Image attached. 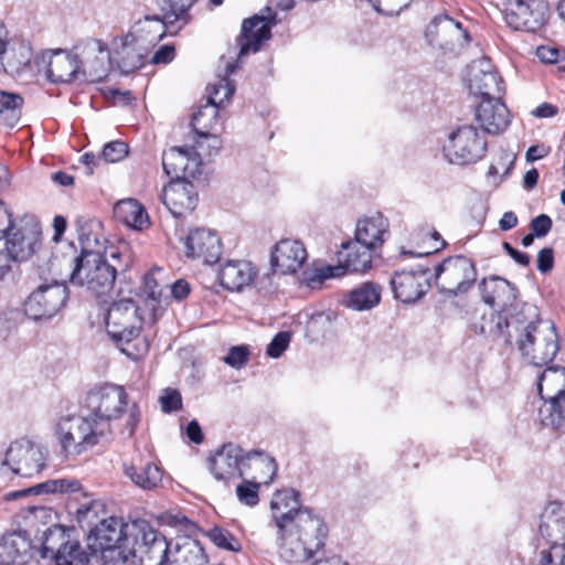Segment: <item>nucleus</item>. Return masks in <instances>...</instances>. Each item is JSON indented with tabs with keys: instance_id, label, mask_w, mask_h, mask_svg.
Returning <instances> with one entry per match:
<instances>
[{
	"instance_id": "obj_1",
	"label": "nucleus",
	"mask_w": 565,
	"mask_h": 565,
	"mask_svg": "<svg viewBox=\"0 0 565 565\" xmlns=\"http://www.w3.org/2000/svg\"><path fill=\"white\" fill-rule=\"evenodd\" d=\"M270 508L282 559L302 563L323 547L328 527L311 510L301 507L299 491L292 488L277 490Z\"/></svg>"
},
{
	"instance_id": "obj_2",
	"label": "nucleus",
	"mask_w": 565,
	"mask_h": 565,
	"mask_svg": "<svg viewBox=\"0 0 565 565\" xmlns=\"http://www.w3.org/2000/svg\"><path fill=\"white\" fill-rule=\"evenodd\" d=\"M521 315L508 320L497 313L491 315V323L488 330L480 327V333L503 338L504 342L511 343L510 328L520 332L518 348L522 356L534 366H544L553 362L559 350L558 335L553 322L540 318L539 308L535 305L524 302L521 306Z\"/></svg>"
},
{
	"instance_id": "obj_3",
	"label": "nucleus",
	"mask_w": 565,
	"mask_h": 565,
	"mask_svg": "<svg viewBox=\"0 0 565 565\" xmlns=\"http://www.w3.org/2000/svg\"><path fill=\"white\" fill-rule=\"evenodd\" d=\"M146 320H150L147 310L132 299L113 302L106 316L107 334L124 354L135 361L149 350V342L140 334Z\"/></svg>"
},
{
	"instance_id": "obj_4",
	"label": "nucleus",
	"mask_w": 565,
	"mask_h": 565,
	"mask_svg": "<svg viewBox=\"0 0 565 565\" xmlns=\"http://www.w3.org/2000/svg\"><path fill=\"white\" fill-rule=\"evenodd\" d=\"M109 257L116 264H110L100 252L82 248L81 254L74 259L71 281L86 287L97 297L109 295L117 274L126 271L129 266L128 263H121L120 252L111 250Z\"/></svg>"
},
{
	"instance_id": "obj_5",
	"label": "nucleus",
	"mask_w": 565,
	"mask_h": 565,
	"mask_svg": "<svg viewBox=\"0 0 565 565\" xmlns=\"http://www.w3.org/2000/svg\"><path fill=\"white\" fill-rule=\"evenodd\" d=\"M206 466L216 481L228 486L232 480L243 478L247 468L262 466L270 478L277 475L278 466L271 456L262 450L245 451L239 445L227 443L216 449L206 460Z\"/></svg>"
},
{
	"instance_id": "obj_6",
	"label": "nucleus",
	"mask_w": 565,
	"mask_h": 565,
	"mask_svg": "<svg viewBox=\"0 0 565 565\" xmlns=\"http://www.w3.org/2000/svg\"><path fill=\"white\" fill-rule=\"evenodd\" d=\"M105 425H97L88 415H68L58 418L54 426V436L58 441L62 454L76 457L88 449L108 441Z\"/></svg>"
},
{
	"instance_id": "obj_7",
	"label": "nucleus",
	"mask_w": 565,
	"mask_h": 565,
	"mask_svg": "<svg viewBox=\"0 0 565 565\" xmlns=\"http://www.w3.org/2000/svg\"><path fill=\"white\" fill-rule=\"evenodd\" d=\"M126 563L132 565H163L169 558L170 545L164 535L148 521L137 520L128 525Z\"/></svg>"
},
{
	"instance_id": "obj_8",
	"label": "nucleus",
	"mask_w": 565,
	"mask_h": 565,
	"mask_svg": "<svg viewBox=\"0 0 565 565\" xmlns=\"http://www.w3.org/2000/svg\"><path fill=\"white\" fill-rule=\"evenodd\" d=\"M128 525L121 519L110 516L93 527L87 536L89 562L100 558L104 563H126Z\"/></svg>"
},
{
	"instance_id": "obj_9",
	"label": "nucleus",
	"mask_w": 565,
	"mask_h": 565,
	"mask_svg": "<svg viewBox=\"0 0 565 565\" xmlns=\"http://www.w3.org/2000/svg\"><path fill=\"white\" fill-rule=\"evenodd\" d=\"M374 252L363 245L349 241L341 244L337 254L335 266L326 265L315 269H307L302 273V280L313 287L326 279L341 277L347 273H365L371 268Z\"/></svg>"
},
{
	"instance_id": "obj_10",
	"label": "nucleus",
	"mask_w": 565,
	"mask_h": 565,
	"mask_svg": "<svg viewBox=\"0 0 565 565\" xmlns=\"http://www.w3.org/2000/svg\"><path fill=\"white\" fill-rule=\"evenodd\" d=\"M543 404L539 416L544 426L559 428L565 422V367L550 366L537 381Z\"/></svg>"
},
{
	"instance_id": "obj_11",
	"label": "nucleus",
	"mask_w": 565,
	"mask_h": 565,
	"mask_svg": "<svg viewBox=\"0 0 565 565\" xmlns=\"http://www.w3.org/2000/svg\"><path fill=\"white\" fill-rule=\"evenodd\" d=\"M475 263L462 255L444 259L435 267L436 286L446 298H455L468 292L477 281Z\"/></svg>"
},
{
	"instance_id": "obj_12",
	"label": "nucleus",
	"mask_w": 565,
	"mask_h": 565,
	"mask_svg": "<svg viewBox=\"0 0 565 565\" xmlns=\"http://www.w3.org/2000/svg\"><path fill=\"white\" fill-rule=\"evenodd\" d=\"M128 395L122 386L103 384L93 387L86 396L88 416L99 424H104L105 433L110 438L113 435L111 422L118 419L127 407Z\"/></svg>"
},
{
	"instance_id": "obj_13",
	"label": "nucleus",
	"mask_w": 565,
	"mask_h": 565,
	"mask_svg": "<svg viewBox=\"0 0 565 565\" xmlns=\"http://www.w3.org/2000/svg\"><path fill=\"white\" fill-rule=\"evenodd\" d=\"M483 130L473 125H461L451 131L444 145V153L450 163L465 166L481 160L488 150Z\"/></svg>"
},
{
	"instance_id": "obj_14",
	"label": "nucleus",
	"mask_w": 565,
	"mask_h": 565,
	"mask_svg": "<svg viewBox=\"0 0 565 565\" xmlns=\"http://www.w3.org/2000/svg\"><path fill=\"white\" fill-rule=\"evenodd\" d=\"M70 290L64 282L42 284L24 300V315L35 322L49 321L66 306Z\"/></svg>"
},
{
	"instance_id": "obj_15",
	"label": "nucleus",
	"mask_w": 565,
	"mask_h": 565,
	"mask_svg": "<svg viewBox=\"0 0 565 565\" xmlns=\"http://www.w3.org/2000/svg\"><path fill=\"white\" fill-rule=\"evenodd\" d=\"M425 38L430 46L438 47L446 54L458 53L470 41L469 33L461 23L447 14L436 15L430 21Z\"/></svg>"
},
{
	"instance_id": "obj_16",
	"label": "nucleus",
	"mask_w": 565,
	"mask_h": 565,
	"mask_svg": "<svg viewBox=\"0 0 565 565\" xmlns=\"http://www.w3.org/2000/svg\"><path fill=\"white\" fill-rule=\"evenodd\" d=\"M44 449L28 438H20L9 446L2 465L9 466L12 472L31 478L45 467Z\"/></svg>"
},
{
	"instance_id": "obj_17",
	"label": "nucleus",
	"mask_w": 565,
	"mask_h": 565,
	"mask_svg": "<svg viewBox=\"0 0 565 565\" xmlns=\"http://www.w3.org/2000/svg\"><path fill=\"white\" fill-rule=\"evenodd\" d=\"M548 11L544 0H508L504 20L513 30L536 32L546 23Z\"/></svg>"
},
{
	"instance_id": "obj_18",
	"label": "nucleus",
	"mask_w": 565,
	"mask_h": 565,
	"mask_svg": "<svg viewBox=\"0 0 565 565\" xmlns=\"http://www.w3.org/2000/svg\"><path fill=\"white\" fill-rule=\"evenodd\" d=\"M479 289L481 292L482 300L491 306L492 308H498L504 312H497L502 317H505L508 320H511L512 317L519 316L522 318L521 309L516 311V307H514V301L516 300L518 289L505 278L499 276H492L489 279L483 278L479 284ZM495 313V311H493ZM492 312L490 313V316ZM487 330L490 327H494L491 323V317L489 318V324H483Z\"/></svg>"
},
{
	"instance_id": "obj_19",
	"label": "nucleus",
	"mask_w": 565,
	"mask_h": 565,
	"mask_svg": "<svg viewBox=\"0 0 565 565\" xmlns=\"http://www.w3.org/2000/svg\"><path fill=\"white\" fill-rule=\"evenodd\" d=\"M469 90L481 100L503 97L504 82L490 58L481 57L470 64Z\"/></svg>"
},
{
	"instance_id": "obj_20",
	"label": "nucleus",
	"mask_w": 565,
	"mask_h": 565,
	"mask_svg": "<svg viewBox=\"0 0 565 565\" xmlns=\"http://www.w3.org/2000/svg\"><path fill=\"white\" fill-rule=\"evenodd\" d=\"M431 277L428 267L417 265L409 270L395 271L390 284L396 299L404 303H413L427 292Z\"/></svg>"
},
{
	"instance_id": "obj_21",
	"label": "nucleus",
	"mask_w": 565,
	"mask_h": 565,
	"mask_svg": "<svg viewBox=\"0 0 565 565\" xmlns=\"http://www.w3.org/2000/svg\"><path fill=\"white\" fill-rule=\"evenodd\" d=\"M162 167L171 180H190L201 173L202 161L192 147H172L163 152Z\"/></svg>"
},
{
	"instance_id": "obj_22",
	"label": "nucleus",
	"mask_w": 565,
	"mask_h": 565,
	"mask_svg": "<svg viewBox=\"0 0 565 565\" xmlns=\"http://www.w3.org/2000/svg\"><path fill=\"white\" fill-rule=\"evenodd\" d=\"M161 200L174 217H182L194 211L199 202V195L191 181L171 180L164 186Z\"/></svg>"
},
{
	"instance_id": "obj_23",
	"label": "nucleus",
	"mask_w": 565,
	"mask_h": 565,
	"mask_svg": "<svg viewBox=\"0 0 565 565\" xmlns=\"http://www.w3.org/2000/svg\"><path fill=\"white\" fill-rule=\"evenodd\" d=\"M185 255L201 259L204 264H215L222 255V243L215 232L195 228L189 232L184 241Z\"/></svg>"
},
{
	"instance_id": "obj_24",
	"label": "nucleus",
	"mask_w": 565,
	"mask_h": 565,
	"mask_svg": "<svg viewBox=\"0 0 565 565\" xmlns=\"http://www.w3.org/2000/svg\"><path fill=\"white\" fill-rule=\"evenodd\" d=\"M45 74L50 82L67 84L76 79L81 72L79 60L65 50L51 51L42 55Z\"/></svg>"
},
{
	"instance_id": "obj_25",
	"label": "nucleus",
	"mask_w": 565,
	"mask_h": 565,
	"mask_svg": "<svg viewBox=\"0 0 565 565\" xmlns=\"http://www.w3.org/2000/svg\"><path fill=\"white\" fill-rule=\"evenodd\" d=\"M307 257V250L301 242L285 238L275 245L270 263L275 271L288 275L300 269Z\"/></svg>"
},
{
	"instance_id": "obj_26",
	"label": "nucleus",
	"mask_w": 565,
	"mask_h": 565,
	"mask_svg": "<svg viewBox=\"0 0 565 565\" xmlns=\"http://www.w3.org/2000/svg\"><path fill=\"white\" fill-rule=\"evenodd\" d=\"M124 475L134 486L145 491H154L162 486V467L141 456L134 457L130 462L124 463Z\"/></svg>"
},
{
	"instance_id": "obj_27",
	"label": "nucleus",
	"mask_w": 565,
	"mask_h": 565,
	"mask_svg": "<svg viewBox=\"0 0 565 565\" xmlns=\"http://www.w3.org/2000/svg\"><path fill=\"white\" fill-rule=\"evenodd\" d=\"M84 61H79L81 72L87 81L100 82L108 73L109 50L100 40H89L83 50Z\"/></svg>"
},
{
	"instance_id": "obj_28",
	"label": "nucleus",
	"mask_w": 565,
	"mask_h": 565,
	"mask_svg": "<svg viewBox=\"0 0 565 565\" xmlns=\"http://www.w3.org/2000/svg\"><path fill=\"white\" fill-rule=\"evenodd\" d=\"M179 32L180 30L175 25H170L164 17L153 14L139 20L135 24L131 35L140 49L148 50L161 41L167 33L175 35Z\"/></svg>"
},
{
	"instance_id": "obj_29",
	"label": "nucleus",
	"mask_w": 565,
	"mask_h": 565,
	"mask_svg": "<svg viewBox=\"0 0 565 565\" xmlns=\"http://www.w3.org/2000/svg\"><path fill=\"white\" fill-rule=\"evenodd\" d=\"M271 36V21L263 15H253L245 19L242 24V31L238 39L239 54L242 57L249 52H258L262 43Z\"/></svg>"
},
{
	"instance_id": "obj_30",
	"label": "nucleus",
	"mask_w": 565,
	"mask_h": 565,
	"mask_svg": "<svg viewBox=\"0 0 565 565\" xmlns=\"http://www.w3.org/2000/svg\"><path fill=\"white\" fill-rule=\"evenodd\" d=\"M476 118L486 134H500L510 125V111L502 98L481 100L476 110Z\"/></svg>"
},
{
	"instance_id": "obj_31",
	"label": "nucleus",
	"mask_w": 565,
	"mask_h": 565,
	"mask_svg": "<svg viewBox=\"0 0 565 565\" xmlns=\"http://www.w3.org/2000/svg\"><path fill=\"white\" fill-rule=\"evenodd\" d=\"M257 271L252 263L246 260H228L218 271L221 285L231 291H241L256 278Z\"/></svg>"
},
{
	"instance_id": "obj_32",
	"label": "nucleus",
	"mask_w": 565,
	"mask_h": 565,
	"mask_svg": "<svg viewBox=\"0 0 565 565\" xmlns=\"http://www.w3.org/2000/svg\"><path fill=\"white\" fill-rule=\"evenodd\" d=\"M539 530L554 547L565 546V505L558 502L551 503L542 515Z\"/></svg>"
},
{
	"instance_id": "obj_33",
	"label": "nucleus",
	"mask_w": 565,
	"mask_h": 565,
	"mask_svg": "<svg viewBox=\"0 0 565 565\" xmlns=\"http://www.w3.org/2000/svg\"><path fill=\"white\" fill-rule=\"evenodd\" d=\"M169 565H207L209 559L203 546L189 536L180 537L174 545H170Z\"/></svg>"
},
{
	"instance_id": "obj_34",
	"label": "nucleus",
	"mask_w": 565,
	"mask_h": 565,
	"mask_svg": "<svg viewBox=\"0 0 565 565\" xmlns=\"http://www.w3.org/2000/svg\"><path fill=\"white\" fill-rule=\"evenodd\" d=\"M387 228L388 222L381 214L364 217L356 223L355 238L353 242L375 252L376 248L384 243L383 235L386 233Z\"/></svg>"
},
{
	"instance_id": "obj_35",
	"label": "nucleus",
	"mask_w": 565,
	"mask_h": 565,
	"mask_svg": "<svg viewBox=\"0 0 565 565\" xmlns=\"http://www.w3.org/2000/svg\"><path fill=\"white\" fill-rule=\"evenodd\" d=\"M3 215L8 218V226L1 231L2 235L7 238L3 247L18 262L26 260L34 253L35 238L26 236L20 230L15 231L12 214L7 209L3 210Z\"/></svg>"
},
{
	"instance_id": "obj_36",
	"label": "nucleus",
	"mask_w": 565,
	"mask_h": 565,
	"mask_svg": "<svg viewBox=\"0 0 565 565\" xmlns=\"http://www.w3.org/2000/svg\"><path fill=\"white\" fill-rule=\"evenodd\" d=\"M204 116H209L211 120H216L217 110L213 106H201L198 111L193 113L191 118V126L194 132L202 138L203 140H198L196 145L199 148H203L204 145L211 151L209 154L213 152L216 153L221 148V139L212 132V125L203 121Z\"/></svg>"
},
{
	"instance_id": "obj_37",
	"label": "nucleus",
	"mask_w": 565,
	"mask_h": 565,
	"mask_svg": "<svg viewBox=\"0 0 565 565\" xmlns=\"http://www.w3.org/2000/svg\"><path fill=\"white\" fill-rule=\"evenodd\" d=\"M52 531L45 532V540L43 542V552L46 555L47 552L54 554L55 565H88L89 557L87 553L82 548L77 541H67L60 545L55 551L53 546L49 545L50 536Z\"/></svg>"
},
{
	"instance_id": "obj_38",
	"label": "nucleus",
	"mask_w": 565,
	"mask_h": 565,
	"mask_svg": "<svg viewBox=\"0 0 565 565\" xmlns=\"http://www.w3.org/2000/svg\"><path fill=\"white\" fill-rule=\"evenodd\" d=\"M117 221L134 230H143L149 226V217L145 207L136 199H126L114 206Z\"/></svg>"
},
{
	"instance_id": "obj_39",
	"label": "nucleus",
	"mask_w": 565,
	"mask_h": 565,
	"mask_svg": "<svg viewBox=\"0 0 565 565\" xmlns=\"http://www.w3.org/2000/svg\"><path fill=\"white\" fill-rule=\"evenodd\" d=\"M161 269L157 268L143 276L142 282V298L145 310H147L148 318L150 321H154L163 311L162 306V287L154 277L156 274H160Z\"/></svg>"
},
{
	"instance_id": "obj_40",
	"label": "nucleus",
	"mask_w": 565,
	"mask_h": 565,
	"mask_svg": "<svg viewBox=\"0 0 565 565\" xmlns=\"http://www.w3.org/2000/svg\"><path fill=\"white\" fill-rule=\"evenodd\" d=\"M198 0H157L161 15L180 31L190 23V10Z\"/></svg>"
},
{
	"instance_id": "obj_41",
	"label": "nucleus",
	"mask_w": 565,
	"mask_h": 565,
	"mask_svg": "<svg viewBox=\"0 0 565 565\" xmlns=\"http://www.w3.org/2000/svg\"><path fill=\"white\" fill-rule=\"evenodd\" d=\"M381 300V288L374 282H364L352 289L345 299L347 307L363 311L375 307Z\"/></svg>"
},
{
	"instance_id": "obj_42",
	"label": "nucleus",
	"mask_w": 565,
	"mask_h": 565,
	"mask_svg": "<svg viewBox=\"0 0 565 565\" xmlns=\"http://www.w3.org/2000/svg\"><path fill=\"white\" fill-rule=\"evenodd\" d=\"M7 30L4 24L0 21V62L7 73H19L21 72L31 61V51L25 45H20V57L19 60L11 58L9 56L7 39Z\"/></svg>"
},
{
	"instance_id": "obj_43",
	"label": "nucleus",
	"mask_w": 565,
	"mask_h": 565,
	"mask_svg": "<svg viewBox=\"0 0 565 565\" xmlns=\"http://www.w3.org/2000/svg\"><path fill=\"white\" fill-rule=\"evenodd\" d=\"M31 547V540L26 531H14L2 536L0 542V555L14 562L26 554Z\"/></svg>"
},
{
	"instance_id": "obj_44",
	"label": "nucleus",
	"mask_w": 565,
	"mask_h": 565,
	"mask_svg": "<svg viewBox=\"0 0 565 565\" xmlns=\"http://www.w3.org/2000/svg\"><path fill=\"white\" fill-rule=\"evenodd\" d=\"M22 106L21 95L0 90V124L14 127L21 118Z\"/></svg>"
},
{
	"instance_id": "obj_45",
	"label": "nucleus",
	"mask_w": 565,
	"mask_h": 565,
	"mask_svg": "<svg viewBox=\"0 0 565 565\" xmlns=\"http://www.w3.org/2000/svg\"><path fill=\"white\" fill-rule=\"evenodd\" d=\"M81 483L76 479L58 478L38 483L29 488L31 494L74 493L81 490Z\"/></svg>"
},
{
	"instance_id": "obj_46",
	"label": "nucleus",
	"mask_w": 565,
	"mask_h": 565,
	"mask_svg": "<svg viewBox=\"0 0 565 565\" xmlns=\"http://www.w3.org/2000/svg\"><path fill=\"white\" fill-rule=\"evenodd\" d=\"M148 55V50L145 49V52H140L135 46L125 42L118 51V67L121 73L130 74L139 68H141L146 62Z\"/></svg>"
},
{
	"instance_id": "obj_47",
	"label": "nucleus",
	"mask_w": 565,
	"mask_h": 565,
	"mask_svg": "<svg viewBox=\"0 0 565 565\" xmlns=\"http://www.w3.org/2000/svg\"><path fill=\"white\" fill-rule=\"evenodd\" d=\"M209 97L204 106H213L218 111L233 96L235 86L227 79L221 78L217 83L207 87Z\"/></svg>"
},
{
	"instance_id": "obj_48",
	"label": "nucleus",
	"mask_w": 565,
	"mask_h": 565,
	"mask_svg": "<svg viewBox=\"0 0 565 565\" xmlns=\"http://www.w3.org/2000/svg\"><path fill=\"white\" fill-rule=\"evenodd\" d=\"M206 536L218 548L238 552L242 548L239 541L227 530L214 526L206 532Z\"/></svg>"
},
{
	"instance_id": "obj_49",
	"label": "nucleus",
	"mask_w": 565,
	"mask_h": 565,
	"mask_svg": "<svg viewBox=\"0 0 565 565\" xmlns=\"http://www.w3.org/2000/svg\"><path fill=\"white\" fill-rule=\"evenodd\" d=\"M259 486L260 482H257L254 479H244L242 483L236 487V495L238 501L245 505L255 507L259 502Z\"/></svg>"
},
{
	"instance_id": "obj_50",
	"label": "nucleus",
	"mask_w": 565,
	"mask_h": 565,
	"mask_svg": "<svg viewBox=\"0 0 565 565\" xmlns=\"http://www.w3.org/2000/svg\"><path fill=\"white\" fill-rule=\"evenodd\" d=\"M414 0H367L373 9L388 15L398 14L403 9L409 7Z\"/></svg>"
},
{
	"instance_id": "obj_51",
	"label": "nucleus",
	"mask_w": 565,
	"mask_h": 565,
	"mask_svg": "<svg viewBox=\"0 0 565 565\" xmlns=\"http://www.w3.org/2000/svg\"><path fill=\"white\" fill-rule=\"evenodd\" d=\"M128 154V145L124 141H111L104 146L100 158L105 162H118Z\"/></svg>"
},
{
	"instance_id": "obj_52",
	"label": "nucleus",
	"mask_w": 565,
	"mask_h": 565,
	"mask_svg": "<svg viewBox=\"0 0 565 565\" xmlns=\"http://www.w3.org/2000/svg\"><path fill=\"white\" fill-rule=\"evenodd\" d=\"M249 354L250 352L247 345H235L228 350L223 361L232 367L241 369L247 364Z\"/></svg>"
},
{
	"instance_id": "obj_53",
	"label": "nucleus",
	"mask_w": 565,
	"mask_h": 565,
	"mask_svg": "<svg viewBox=\"0 0 565 565\" xmlns=\"http://www.w3.org/2000/svg\"><path fill=\"white\" fill-rule=\"evenodd\" d=\"M291 340V334L286 331L278 332L267 345L268 356L277 359L287 350Z\"/></svg>"
},
{
	"instance_id": "obj_54",
	"label": "nucleus",
	"mask_w": 565,
	"mask_h": 565,
	"mask_svg": "<svg viewBox=\"0 0 565 565\" xmlns=\"http://www.w3.org/2000/svg\"><path fill=\"white\" fill-rule=\"evenodd\" d=\"M161 408L164 413H172L181 408L182 397L177 390L167 388L160 397Z\"/></svg>"
},
{
	"instance_id": "obj_55",
	"label": "nucleus",
	"mask_w": 565,
	"mask_h": 565,
	"mask_svg": "<svg viewBox=\"0 0 565 565\" xmlns=\"http://www.w3.org/2000/svg\"><path fill=\"white\" fill-rule=\"evenodd\" d=\"M553 221L547 214H540L531 220L530 222V231L536 237H545L550 231L552 230Z\"/></svg>"
},
{
	"instance_id": "obj_56",
	"label": "nucleus",
	"mask_w": 565,
	"mask_h": 565,
	"mask_svg": "<svg viewBox=\"0 0 565 565\" xmlns=\"http://www.w3.org/2000/svg\"><path fill=\"white\" fill-rule=\"evenodd\" d=\"M140 422V411L137 404H132L128 409V417L126 419V425L124 429L121 430V434L125 437H132L135 434V430Z\"/></svg>"
},
{
	"instance_id": "obj_57",
	"label": "nucleus",
	"mask_w": 565,
	"mask_h": 565,
	"mask_svg": "<svg viewBox=\"0 0 565 565\" xmlns=\"http://www.w3.org/2000/svg\"><path fill=\"white\" fill-rule=\"evenodd\" d=\"M554 266V250L551 247H544L537 253V270L547 274Z\"/></svg>"
},
{
	"instance_id": "obj_58",
	"label": "nucleus",
	"mask_w": 565,
	"mask_h": 565,
	"mask_svg": "<svg viewBox=\"0 0 565 565\" xmlns=\"http://www.w3.org/2000/svg\"><path fill=\"white\" fill-rule=\"evenodd\" d=\"M175 56L174 46L166 44L160 46L152 55L150 62L152 64H167L173 61Z\"/></svg>"
},
{
	"instance_id": "obj_59",
	"label": "nucleus",
	"mask_w": 565,
	"mask_h": 565,
	"mask_svg": "<svg viewBox=\"0 0 565 565\" xmlns=\"http://www.w3.org/2000/svg\"><path fill=\"white\" fill-rule=\"evenodd\" d=\"M503 249L507 252V254L519 265L523 267H527L530 265V256L525 253H522L518 249H515L510 243L503 242L502 243Z\"/></svg>"
},
{
	"instance_id": "obj_60",
	"label": "nucleus",
	"mask_w": 565,
	"mask_h": 565,
	"mask_svg": "<svg viewBox=\"0 0 565 565\" xmlns=\"http://www.w3.org/2000/svg\"><path fill=\"white\" fill-rule=\"evenodd\" d=\"M13 263H19L3 246L0 245V279L12 268Z\"/></svg>"
},
{
	"instance_id": "obj_61",
	"label": "nucleus",
	"mask_w": 565,
	"mask_h": 565,
	"mask_svg": "<svg viewBox=\"0 0 565 565\" xmlns=\"http://www.w3.org/2000/svg\"><path fill=\"white\" fill-rule=\"evenodd\" d=\"M171 295L177 300H183L190 294V285L184 279H179L170 286Z\"/></svg>"
},
{
	"instance_id": "obj_62",
	"label": "nucleus",
	"mask_w": 565,
	"mask_h": 565,
	"mask_svg": "<svg viewBox=\"0 0 565 565\" xmlns=\"http://www.w3.org/2000/svg\"><path fill=\"white\" fill-rule=\"evenodd\" d=\"M559 55L561 52L554 47L541 46L537 49V56L544 63H556L558 61Z\"/></svg>"
},
{
	"instance_id": "obj_63",
	"label": "nucleus",
	"mask_w": 565,
	"mask_h": 565,
	"mask_svg": "<svg viewBox=\"0 0 565 565\" xmlns=\"http://www.w3.org/2000/svg\"><path fill=\"white\" fill-rule=\"evenodd\" d=\"M558 108L550 103H543L531 111L534 117L537 118H550L557 115Z\"/></svg>"
},
{
	"instance_id": "obj_64",
	"label": "nucleus",
	"mask_w": 565,
	"mask_h": 565,
	"mask_svg": "<svg viewBox=\"0 0 565 565\" xmlns=\"http://www.w3.org/2000/svg\"><path fill=\"white\" fill-rule=\"evenodd\" d=\"M186 436L194 444H201L203 441V433L201 426L196 420H191L186 426Z\"/></svg>"
}]
</instances>
